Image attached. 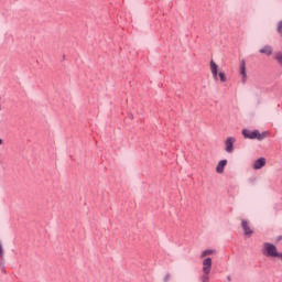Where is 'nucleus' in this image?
Segmentation results:
<instances>
[{
    "instance_id": "nucleus-1",
    "label": "nucleus",
    "mask_w": 282,
    "mask_h": 282,
    "mask_svg": "<svg viewBox=\"0 0 282 282\" xmlns=\"http://www.w3.org/2000/svg\"><path fill=\"white\" fill-rule=\"evenodd\" d=\"M262 254H264V257H270L272 259H281L282 256V253L279 252L276 246H274L272 242H263Z\"/></svg>"
},
{
    "instance_id": "nucleus-2",
    "label": "nucleus",
    "mask_w": 282,
    "mask_h": 282,
    "mask_svg": "<svg viewBox=\"0 0 282 282\" xmlns=\"http://www.w3.org/2000/svg\"><path fill=\"white\" fill-rule=\"evenodd\" d=\"M242 135L249 140H265L268 132H259V130L250 131L248 129L242 130Z\"/></svg>"
},
{
    "instance_id": "nucleus-3",
    "label": "nucleus",
    "mask_w": 282,
    "mask_h": 282,
    "mask_svg": "<svg viewBox=\"0 0 282 282\" xmlns=\"http://www.w3.org/2000/svg\"><path fill=\"white\" fill-rule=\"evenodd\" d=\"M235 142H237V139H235L234 137H229L226 139L225 151L227 153H232V151H235Z\"/></svg>"
},
{
    "instance_id": "nucleus-4",
    "label": "nucleus",
    "mask_w": 282,
    "mask_h": 282,
    "mask_svg": "<svg viewBox=\"0 0 282 282\" xmlns=\"http://www.w3.org/2000/svg\"><path fill=\"white\" fill-rule=\"evenodd\" d=\"M241 228L246 235V237H252L253 232L252 228L250 227V221L243 219L241 220Z\"/></svg>"
},
{
    "instance_id": "nucleus-5",
    "label": "nucleus",
    "mask_w": 282,
    "mask_h": 282,
    "mask_svg": "<svg viewBox=\"0 0 282 282\" xmlns=\"http://www.w3.org/2000/svg\"><path fill=\"white\" fill-rule=\"evenodd\" d=\"M210 270H213V259L206 258L203 261V274H210Z\"/></svg>"
},
{
    "instance_id": "nucleus-6",
    "label": "nucleus",
    "mask_w": 282,
    "mask_h": 282,
    "mask_svg": "<svg viewBox=\"0 0 282 282\" xmlns=\"http://www.w3.org/2000/svg\"><path fill=\"white\" fill-rule=\"evenodd\" d=\"M274 52V48H272L271 45H264L259 50L260 54H263L264 56H272Z\"/></svg>"
},
{
    "instance_id": "nucleus-7",
    "label": "nucleus",
    "mask_w": 282,
    "mask_h": 282,
    "mask_svg": "<svg viewBox=\"0 0 282 282\" xmlns=\"http://www.w3.org/2000/svg\"><path fill=\"white\" fill-rule=\"evenodd\" d=\"M209 66H210V72L214 80H217L219 66H217V63H215V61L213 59L210 61Z\"/></svg>"
},
{
    "instance_id": "nucleus-8",
    "label": "nucleus",
    "mask_w": 282,
    "mask_h": 282,
    "mask_svg": "<svg viewBox=\"0 0 282 282\" xmlns=\"http://www.w3.org/2000/svg\"><path fill=\"white\" fill-rule=\"evenodd\" d=\"M263 166H265V158H260L253 163L254 171H259V169H263Z\"/></svg>"
},
{
    "instance_id": "nucleus-9",
    "label": "nucleus",
    "mask_w": 282,
    "mask_h": 282,
    "mask_svg": "<svg viewBox=\"0 0 282 282\" xmlns=\"http://www.w3.org/2000/svg\"><path fill=\"white\" fill-rule=\"evenodd\" d=\"M226 164H228V160H221L216 166V173H224V169H226Z\"/></svg>"
},
{
    "instance_id": "nucleus-10",
    "label": "nucleus",
    "mask_w": 282,
    "mask_h": 282,
    "mask_svg": "<svg viewBox=\"0 0 282 282\" xmlns=\"http://www.w3.org/2000/svg\"><path fill=\"white\" fill-rule=\"evenodd\" d=\"M240 76H242V82L246 83L248 76L246 75V62L240 65Z\"/></svg>"
},
{
    "instance_id": "nucleus-11",
    "label": "nucleus",
    "mask_w": 282,
    "mask_h": 282,
    "mask_svg": "<svg viewBox=\"0 0 282 282\" xmlns=\"http://www.w3.org/2000/svg\"><path fill=\"white\" fill-rule=\"evenodd\" d=\"M274 61L282 67V51H279L274 54Z\"/></svg>"
},
{
    "instance_id": "nucleus-12",
    "label": "nucleus",
    "mask_w": 282,
    "mask_h": 282,
    "mask_svg": "<svg viewBox=\"0 0 282 282\" xmlns=\"http://www.w3.org/2000/svg\"><path fill=\"white\" fill-rule=\"evenodd\" d=\"M213 252H215L213 249H207V250H204L200 254L202 259H204V257H208L210 254H213Z\"/></svg>"
},
{
    "instance_id": "nucleus-13",
    "label": "nucleus",
    "mask_w": 282,
    "mask_h": 282,
    "mask_svg": "<svg viewBox=\"0 0 282 282\" xmlns=\"http://www.w3.org/2000/svg\"><path fill=\"white\" fill-rule=\"evenodd\" d=\"M276 32L280 34V36H282V20L276 24Z\"/></svg>"
},
{
    "instance_id": "nucleus-14",
    "label": "nucleus",
    "mask_w": 282,
    "mask_h": 282,
    "mask_svg": "<svg viewBox=\"0 0 282 282\" xmlns=\"http://www.w3.org/2000/svg\"><path fill=\"white\" fill-rule=\"evenodd\" d=\"M218 76H219L221 83H226V74L219 73Z\"/></svg>"
},
{
    "instance_id": "nucleus-15",
    "label": "nucleus",
    "mask_w": 282,
    "mask_h": 282,
    "mask_svg": "<svg viewBox=\"0 0 282 282\" xmlns=\"http://www.w3.org/2000/svg\"><path fill=\"white\" fill-rule=\"evenodd\" d=\"M209 276L208 274L204 273L203 276H202V282H208L209 281Z\"/></svg>"
},
{
    "instance_id": "nucleus-16",
    "label": "nucleus",
    "mask_w": 282,
    "mask_h": 282,
    "mask_svg": "<svg viewBox=\"0 0 282 282\" xmlns=\"http://www.w3.org/2000/svg\"><path fill=\"white\" fill-rule=\"evenodd\" d=\"M0 259H3V245L0 243Z\"/></svg>"
},
{
    "instance_id": "nucleus-17",
    "label": "nucleus",
    "mask_w": 282,
    "mask_h": 282,
    "mask_svg": "<svg viewBox=\"0 0 282 282\" xmlns=\"http://www.w3.org/2000/svg\"><path fill=\"white\" fill-rule=\"evenodd\" d=\"M171 279V274H167L166 276H165V281H169Z\"/></svg>"
},
{
    "instance_id": "nucleus-18",
    "label": "nucleus",
    "mask_w": 282,
    "mask_h": 282,
    "mask_svg": "<svg viewBox=\"0 0 282 282\" xmlns=\"http://www.w3.org/2000/svg\"><path fill=\"white\" fill-rule=\"evenodd\" d=\"M0 144H3V140L0 139Z\"/></svg>"
}]
</instances>
